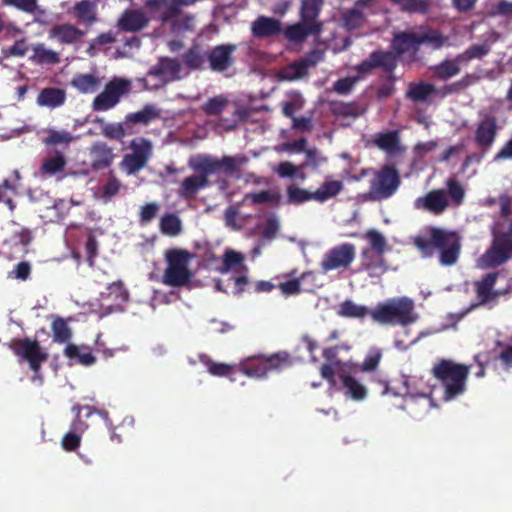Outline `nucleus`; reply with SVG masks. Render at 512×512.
I'll list each match as a JSON object with an SVG mask.
<instances>
[{"label":"nucleus","instance_id":"69168bd1","mask_svg":"<svg viewBox=\"0 0 512 512\" xmlns=\"http://www.w3.org/2000/svg\"><path fill=\"white\" fill-rule=\"evenodd\" d=\"M159 204L156 202H151L144 205L139 213V221L141 224H147L151 222L157 215L159 211Z\"/></svg>","mask_w":512,"mask_h":512},{"label":"nucleus","instance_id":"49530a36","mask_svg":"<svg viewBox=\"0 0 512 512\" xmlns=\"http://www.w3.org/2000/svg\"><path fill=\"white\" fill-rule=\"evenodd\" d=\"M400 6L402 11L408 13L426 14L431 7L430 0H391Z\"/></svg>","mask_w":512,"mask_h":512},{"label":"nucleus","instance_id":"412c9836","mask_svg":"<svg viewBox=\"0 0 512 512\" xmlns=\"http://www.w3.org/2000/svg\"><path fill=\"white\" fill-rule=\"evenodd\" d=\"M417 34L420 46L425 44L432 50H440L444 46L449 45V37L438 29L429 26H420L417 28Z\"/></svg>","mask_w":512,"mask_h":512},{"label":"nucleus","instance_id":"37998d69","mask_svg":"<svg viewBox=\"0 0 512 512\" xmlns=\"http://www.w3.org/2000/svg\"><path fill=\"white\" fill-rule=\"evenodd\" d=\"M435 92L432 84L420 82L410 85L407 91V97L414 102H425L431 94Z\"/></svg>","mask_w":512,"mask_h":512},{"label":"nucleus","instance_id":"39448f33","mask_svg":"<svg viewBox=\"0 0 512 512\" xmlns=\"http://www.w3.org/2000/svg\"><path fill=\"white\" fill-rule=\"evenodd\" d=\"M371 176L365 200L381 202L395 195L401 185V177L394 165L385 164L379 169L366 168L360 171V177Z\"/></svg>","mask_w":512,"mask_h":512},{"label":"nucleus","instance_id":"b1692460","mask_svg":"<svg viewBox=\"0 0 512 512\" xmlns=\"http://www.w3.org/2000/svg\"><path fill=\"white\" fill-rule=\"evenodd\" d=\"M66 98L67 94L64 89L58 87H45L39 92L36 103L40 107L54 109L64 105Z\"/></svg>","mask_w":512,"mask_h":512},{"label":"nucleus","instance_id":"774afa93","mask_svg":"<svg viewBox=\"0 0 512 512\" xmlns=\"http://www.w3.org/2000/svg\"><path fill=\"white\" fill-rule=\"evenodd\" d=\"M81 443V436L74 432L66 433L61 440L62 448L67 452L75 451Z\"/></svg>","mask_w":512,"mask_h":512},{"label":"nucleus","instance_id":"7ed1b4c3","mask_svg":"<svg viewBox=\"0 0 512 512\" xmlns=\"http://www.w3.org/2000/svg\"><path fill=\"white\" fill-rule=\"evenodd\" d=\"M394 52L376 50L369 57L359 63L355 69L358 73L366 75L376 68L392 73L397 66V57L408 52L416 54L420 50L417 29L395 33L391 42Z\"/></svg>","mask_w":512,"mask_h":512},{"label":"nucleus","instance_id":"9d476101","mask_svg":"<svg viewBox=\"0 0 512 512\" xmlns=\"http://www.w3.org/2000/svg\"><path fill=\"white\" fill-rule=\"evenodd\" d=\"M9 348L16 356L27 361L29 368L33 371L32 381L42 383L41 366L49 356L47 352L43 351L39 341L29 337L15 338L10 342Z\"/></svg>","mask_w":512,"mask_h":512},{"label":"nucleus","instance_id":"2eb2a0df","mask_svg":"<svg viewBox=\"0 0 512 512\" xmlns=\"http://www.w3.org/2000/svg\"><path fill=\"white\" fill-rule=\"evenodd\" d=\"M236 49L237 46L231 43L220 44L213 47L207 54L210 69L215 72L228 70L235 62L233 54Z\"/></svg>","mask_w":512,"mask_h":512},{"label":"nucleus","instance_id":"20e7f679","mask_svg":"<svg viewBox=\"0 0 512 512\" xmlns=\"http://www.w3.org/2000/svg\"><path fill=\"white\" fill-rule=\"evenodd\" d=\"M364 238L369 246L361 249L359 270L364 271L370 278L380 279L389 270L385 253L390 250L385 236L376 229L365 232Z\"/></svg>","mask_w":512,"mask_h":512},{"label":"nucleus","instance_id":"bf43d9fd","mask_svg":"<svg viewBox=\"0 0 512 512\" xmlns=\"http://www.w3.org/2000/svg\"><path fill=\"white\" fill-rule=\"evenodd\" d=\"M306 161L301 164V168L312 167L318 169L327 162V157L323 156L316 147L308 148L305 151Z\"/></svg>","mask_w":512,"mask_h":512},{"label":"nucleus","instance_id":"4468645a","mask_svg":"<svg viewBox=\"0 0 512 512\" xmlns=\"http://www.w3.org/2000/svg\"><path fill=\"white\" fill-rule=\"evenodd\" d=\"M499 126L497 118L490 114H484L478 121L474 133L476 145L487 152L494 144L498 135Z\"/></svg>","mask_w":512,"mask_h":512},{"label":"nucleus","instance_id":"f03ea898","mask_svg":"<svg viewBox=\"0 0 512 512\" xmlns=\"http://www.w3.org/2000/svg\"><path fill=\"white\" fill-rule=\"evenodd\" d=\"M414 246L424 258L438 257L440 265L451 267L455 265L461 253V237L456 231L440 227H430L428 236H416Z\"/></svg>","mask_w":512,"mask_h":512},{"label":"nucleus","instance_id":"7c9ffc66","mask_svg":"<svg viewBox=\"0 0 512 512\" xmlns=\"http://www.w3.org/2000/svg\"><path fill=\"white\" fill-rule=\"evenodd\" d=\"M374 144L381 150L388 153H395L399 150L400 135L398 130H391L378 133L374 137Z\"/></svg>","mask_w":512,"mask_h":512},{"label":"nucleus","instance_id":"a19ab883","mask_svg":"<svg viewBox=\"0 0 512 512\" xmlns=\"http://www.w3.org/2000/svg\"><path fill=\"white\" fill-rule=\"evenodd\" d=\"M131 154L148 162L153 154V145L144 137L134 138L130 142Z\"/></svg>","mask_w":512,"mask_h":512},{"label":"nucleus","instance_id":"6ab92c4d","mask_svg":"<svg viewBox=\"0 0 512 512\" xmlns=\"http://www.w3.org/2000/svg\"><path fill=\"white\" fill-rule=\"evenodd\" d=\"M318 59V53L314 52L307 58L292 62L282 69L280 73L281 79L293 81L307 76L309 68L314 66Z\"/></svg>","mask_w":512,"mask_h":512},{"label":"nucleus","instance_id":"393cba45","mask_svg":"<svg viewBox=\"0 0 512 512\" xmlns=\"http://www.w3.org/2000/svg\"><path fill=\"white\" fill-rule=\"evenodd\" d=\"M72 411L76 413V417L71 424V430L74 433H77L81 436V434L88 429V424L85 423L80 416L82 411H86L85 417L89 418L91 415L97 413L100 415L105 421H110L109 413L106 410H99L94 406L88 405H79L76 404L72 407Z\"/></svg>","mask_w":512,"mask_h":512},{"label":"nucleus","instance_id":"f257e3e1","mask_svg":"<svg viewBox=\"0 0 512 512\" xmlns=\"http://www.w3.org/2000/svg\"><path fill=\"white\" fill-rule=\"evenodd\" d=\"M249 162L246 155L223 156L221 159L208 154H199L189 160V167L196 174L186 177L178 189L180 197L186 200L193 199L199 190L209 186V176L223 172L233 175Z\"/></svg>","mask_w":512,"mask_h":512},{"label":"nucleus","instance_id":"2f4dec72","mask_svg":"<svg viewBox=\"0 0 512 512\" xmlns=\"http://www.w3.org/2000/svg\"><path fill=\"white\" fill-rule=\"evenodd\" d=\"M100 84V78L94 74H76L71 81V85L83 94L96 92Z\"/></svg>","mask_w":512,"mask_h":512},{"label":"nucleus","instance_id":"052dcab7","mask_svg":"<svg viewBox=\"0 0 512 512\" xmlns=\"http://www.w3.org/2000/svg\"><path fill=\"white\" fill-rule=\"evenodd\" d=\"M382 358V352L379 349H372L364 358V361L360 365V371L372 372L377 369Z\"/></svg>","mask_w":512,"mask_h":512},{"label":"nucleus","instance_id":"ea45409f","mask_svg":"<svg viewBox=\"0 0 512 512\" xmlns=\"http://www.w3.org/2000/svg\"><path fill=\"white\" fill-rule=\"evenodd\" d=\"M95 123L100 126L101 134L107 139L122 141L126 135L122 123H106L103 118H97Z\"/></svg>","mask_w":512,"mask_h":512},{"label":"nucleus","instance_id":"6e6d98bb","mask_svg":"<svg viewBox=\"0 0 512 512\" xmlns=\"http://www.w3.org/2000/svg\"><path fill=\"white\" fill-rule=\"evenodd\" d=\"M368 314L365 306L357 305L351 300H346L340 304L339 315L349 318H362Z\"/></svg>","mask_w":512,"mask_h":512},{"label":"nucleus","instance_id":"c756f323","mask_svg":"<svg viewBox=\"0 0 512 512\" xmlns=\"http://www.w3.org/2000/svg\"><path fill=\"white\" fill-rule=\"evenodd\" d=\"M64 355L70 360L77 359V362L84 366H91L96 362V357L87 346L79 347L75 344L68 343L64 349Z\"/></svg>","mask_w":512,"mask_h":512},{"label":"nucleus","instance_id":"a211bd4d","mask_svg":"<svg viewBox=\"0 0 512 512\" xmlns=\"http://www.w3.org/2000/svg\"><path fill=\"white\" fill-rule=\"evenodd\" d=\"M91 168L99 171L110 167L114 161L113 149L105 142L97 141L90 147Z\"/></svg>","mask_w":512,"mask_h":512},{"label":"nucleus","instance_id":"423d86ee","mask_svg":"<svg viewBox=\"0 0 512 512\" xmlns=\"http://www.w3.org/2000/svg\"><path fill=\"white\" fill-rule=\"evenodd\" d=\"M470 367L450 359H441L432 368V374L444 388V399L453 400L466 391Z\"/></svg>","mask_w":512,"mask_h":512},{"label":"nucleus","instance_id":"5fc2aeb1","mask_svg":"<svg viewBox=\"0 0 512 512\" xmlns=\"http://www.w3.org/2000/svg\"><path fill=\"white\" fill-rule=\"evenodd\" d=\"M165 24H170L174 32L193 31L195 27V18L192 15H181V12L172 20Z\"/></svg>","mask_w":512,"mask_h":512},{"label":"nucleus","instance_id":"864d4df0","mask_svg":"<svg viewBox=\"0 0 512 512\" xmlns=\"http://www.w3.org/2000/svg\"><path fill=\"white\" fill-rule=\"evenodd\" d=\"M228 103V99L225 96H215L202 105V110L208 116H217L222 113Z\"/></svg>","mask_w":512,"mask_h":512},{"label":"nucleus","instance_id":"e433bc0d","mask_svg":"<svg viewBox=\"0 0 512 512\" xmlns=\"http://www.w3.org/2000/svg\"><path fill=\"white\" fill-rule=\"evenodd\" d=\"M206 60L207 55L197 45L192 46L182 54V61L190 70L202 69Z\"/></svg>","mask_w":512,"mask_h":512},{"label":"nucleus","instance_id":"c85d7f7f","mask_svg":"<svg viewBox=\"0 0 512 512\" xmlns=\"http://www.w3.org/2000/svg\"><path fill=\"white\" fill-rule=\"evenodd\" d=\"M72 14L79 23L91 26L97 21L96 4L91 0L76 2Z\"/></svg>","mask_w":512,"mask_h":512},{"label":"nucleus","instance_id":"1a4fd4ad","mask_svg":"<svg viewBox=\"0 0 512 512\" xmlns=\"http://www.w3.org/2000/svg\"><path fill=\"white\" fill-rule=\"evenodd\" d=\"M512 259V219L506 230H493L488 249L480 261L484 268H497Z\"/></svg>","mask_w":512,"mask_h":512},{"label":"nucleus","instance_id":"0eeeda50","mask_svg":"<svg viewBox=\"0 0 512 512\" xmlns=\"http://www.w3.org/2000/svg\"><path fill=\"white\" fill-rule=\"evenodd\" d=\"M372 319L380 324L407 326L417 321L414 302L408 297L391 298L370 312Z\"/></svg>","mask_w":512,"mask_h":512},{"label":"nucleus","instance_id":"4c0bfd02","mask_svg":"<svg viewBox=\"0 0 512 512\" xmlns=\"http://www.w3.org/2000/svg\"><path fill=\"white\" fill-rule=\"evenodd\" d=\"M446 193L450 202V206L458 207L463 204L465 199V189L463 185L455 177L446 180Z\"/></svg>","mask_w":512,"mask_h":512},{"label":"nucleus","instance_id":"aec40b11","mask_svg":"<svg viewBox=\"0 0 512 512\" xmlns=\"http://www.w3.org/2000/svg\"><path fill=\"white\" fill-rule=\"evenodd\" d=\"M149 20L140 9L125 10L117 22V26L124 32H138L147 27Z\"/></svg>","mask_w":512,"mask_h":512},{"label":"nucleus","instance_id":"bb28decb","mask_svg":"<svg viewBox=\"0 0 512 512\" xmlns=\"http://www.w3.org/2000/svg\"><path fill=\"white\" fill-rule=\"evenodd\" d=\"M161 117V110L154 104H146L140 111L128 113L124 118V124L148 125Z\"/></svg>","mask_w":512,"mask_h":512},{"label":"nucleus","instance_id":"3c124183","mask_svg":"<svg viewBox=\"0 0 512 512\" xmlns=\"http://www.w3.org/2000/svg\"><path fill=\"white\" fill-rule=\"evenodd\" d=\"M331 113L337 117H353L361 115L359 107L355 103L332 102L330 104Z\"/></svg>","mask_w":512,"mask_h":512},{"label":"nucleus","instance_id":"9b49d317","mask_svg":"<svg viewBox=\"0 0 512 512\" xmlns=\"http://www.w3.org/2000/svg\"><path fill=\"white\" fill-rule=\"evenodd\" d=\"M131 89V81L125 78H113L104 87L92 102V110L96 112L108 111L114 108L127 95Z\"/></svg>","mask_w":512,"mask_h":512},{"label":"nucleus","instance_id":"f704fd0d","mask_svg":"<svg viewBox=\"0 0 512 512\" xmlns=\"http://www.w3.org/2000/svg\"><path fill=\"white\" fill-rule=\"evenodd\" d=\"M460 65L463 62L457 61V56L454 59H446L433 68L435 77L440 80H448L460 73Z\"/></svg>","mask_w":512,"mask_h":512},{"label":"nucleus","instance_id":"c9c22d12","mask_svg":"<svg viewBox=\"0 0 512 512\" xmlns=\"http://www.w3.org/2000/svg\"><path fill=\"white\" fill-rule=\"evenodd\" d=\"M498 275V272L488 273L482 278L480 282L476 284L477 296L481 303H487L492 298V296H496V293H493L492 290Z\"/></svg>","mask_w":512,"mask_h":512},{"label":"nucleus","instance_id":"338daca9","mask_svg":"<svg viewBox=\"0 0 512 512\" xmlns=\"http://www.w3.org/2000/svg\"><path fill=\"white\" fill-rule=\"evenodd\" d=\"M121 186V182L115 176H110L102 186V196L106 199H111L119 193Z\"/></svg>","mask_w":512,"mask_h":512},{"label":"nucleus","instance_id":"e2e57ef3","mask_svg":"<svg viewBox=\"0 0 512 512\" xmlns=\"http://www.w3.org/2000/svg\"><path fill=\"white\" fill-rule=\"evenodd\" d=\"M276 171L278 175L282 178L298 177L302 180L306 178V175L304 173L297 174V167L289 161L279 163Z\"/></svg>","mask_w":512,"mask_h":512},{"label":"nucleus","instance_id":"f3484780","mask_svg":"<svg viewBox=\"0 0 512 512\" xmlns=\"http://www.w3.org/2000/svg\"><path fill=\"white\" fill-rule=\"evenodd\" d=\"M374 3L375 0H357L352 8L343 13V26L349 31L362 27Z\"/></svg>","mask_w":512,"mask_h":512},{"label":"nucleus","instance_id":"603ef678","mask_svg":"<svg viewBox=\"0 0 512 512\" xmlns=\"http://www.w3.org/2000/svg\"><path fill=\"white\" fill-rule=\"evenodd\" d=\"M287 199L291 204H301L310 200H314L313 192L300 188L295 184L287 187Z\"/></svg>","mask_w":512,"mask_h":512},{"label":"nucleus","instance_id":"72a5a7b5","mask_svg":"<svg viewBox=\"0 0 512 512\" xmlns=\"http://www.w3.org/2000/svg\"><path fill=\"white\" fill-rule=\"evenodd\" d=\"M33 55L30 59L40 65H53L60 62L59 53L47 49L43 43H37L32 46Z\"/></svg>","mask_w":512,"mask_h":512},{"label":"nucleus","instance_id":"cd10ccee","mask_svg":"<svg viewBox=\"0 0 512 512\" xmlns=\"http://www.w3.org/2000/svg\"><path fill=\"white\" fill-rule=\"evenodd\" d=\"M84 32L72 24H60L50 30V36L63 44H74L81 40Z\"/></svg>","mask_w":512,"mask_h":512},{"label":"nucleus","instance_id":"a18cd8bd","mask_svg":"<svg viewBox=\"0 0 512 512\" xmlns=\"http://www.w3.org/2000/svg\"><path fill=\"white\" fill-rule=\"evenodd\" d=\"M51 329L53 333L54 342L68 343L72 338L71 328L68 326L67 322L61 317H57L53 320Z\"/></svg>","mask_w":512,"mask_h":512},{"label":"nucleus","instance_id":"8fccbe9b","mask_svg":"<svg viewBox=\"0 0 512 512\" xmlns=\"http://www.w3.org/2000/svg\"><path fill=\"white\" fill-rule=\"evenodd\" d=\"M147 163L148 162L141 158L134 156L131 153H127L123 156L119 166L127 175H134L142 170Z\"/></svg>","mask_w":512,"mask_h":512},{"label":"nucleus","instance_id":"79ce46f5","mask_svg":"<svg viewBox=\"0 0 512 512\" xmlns=\"http://www.w3.org/2000/svg\"><path fill=\"white\" fill-rule=\"evenodd\" d=\"M266 366V371L280 370L292 365V358L286 351H279L266 358L262 357Z\"/></svg>","mask_w":512,"mask_h":512},{"label":"nucleus","instance_id":"f8f14e48","mask_svg":"<svg viewBox=\"0 0 512 512\" xmlns=\"http://www.w3.org/2000/svg\"><path fill=\"white\" fill-rule=\"evenodd\" d=\"M355 257V245L345 242L327 250L320 262V268L323 273L340 269L346 270L353 263Z\"/></svg>","mask_w":512,"mask_h":512},{"label":"nucleus","instance_id":"09e8293b","mask_svg":"<svg viewBox=\"0 0 512 512\" xmlns=\"http://www.w3.org/2000/svg\"><path fill=\"white\" fill-rule=\"evenodd\" d=\"M240 370L249 377L262 378L267 375L263 358L249 359L241 364Z\"/></svg>","mask_w":512,"mask_h":512},{"label":"nucleus","instance_id":"6e6552de","mask_svg":"<svg viewBox=\"0 0 512 512\" xmlns=\"http://www.w3.org/2000/svg\"><path fill=\"white\" fill-rule=\"evenodd\" d=\"M166 269L162 275V283L170 287H183L189 284L194 273L189 269L195 254L181 248H171L165 252Z\"/></svg>","mask_w":512,"mask_h":512},{"label":"nucleus","instance_id":"13d9d810","mask_svg":"<svg viewBox=\"0 0 512 512\" xmlns=\"http://www.w3.org/2000/svg\"><path fill=\"white\" fill-rule=\"evenodd\" d=\"M66 160L61 153H57L54 157L48 158L42 165V172L49 175L60 173L64 170Z\"/></svg>","mask_w":512,"mask_h":512},{"label":"nucleus","instance_id":"473e14b6","mask_svg":"<svg viewBox=\"0 0 512 512\" xmlns=\"http://www.w3.org/2000/svg\"><path fill=\"white\" fill-rule=\"evenodd\" d=\"M323 5L324 0H302L300 9L302 22L322 24L318 21V17Z\"/></svg>","mask_w":512,"mask_h":512},{"label":"nucleus","instance_id":"4be33fe9","mask_svg":"<svg viewBox=\"0 0 512 512\" xmlns=\"http://www.w3.org/2000/svg\"><path fill=\"white\" fill-rule=\"evenodd\" d=\"M252 34L255 38L264 39L277 36L281 33V22L275 18L259 16L252 23Z\"/></svg>","mask_w":512,"mask_h":512},{"label":"nucleus","instance_id":"a878e982","mask_svg":"<svg viewBox=\"0 0 512 512\" xmlns=\"http://www.w3.org/2000/svg\"><path fill=\"white\" fill-rule=\"evenodd\" d=\"M322 30V24L301 23L288 26L284 34L289 41L301 42L309 35H318Z\"/></svg>","mask_w":512,"mask_h":512},{"label":"nucleus","instance_id":"5701e85b","mask_svg":"<svg viewBox=\"0 0 512 512\" xmlns=\"http://www.w3.org/2000/svg\"><path fill=\"white\" fill-rule=\"evenodd\" d=\"M343 388L345 389V395L355 401H362L367 396L366 387L358 381L351 373L342 369L338 372Z\"/></svg>","mask_w":512,"mask_h":512},{"label":"nucleus","instance_id":"dca6fc26","mask_svg":"<svg viewBox=\"0 0 512 512\" xmlns=\"http://www.w3.org/2000/svg\"><path fill=\"white\" fill-rule=\"evenodd\" d=\"M182 70L181 63L176 58L160 57L155 65L147 72L148 76L158 78L163 84L179 80Z\"/></svg>","mask_w":512,"mask_h":512},{"label":"nucleus","instance_id":"0e129e2a","mask_svg":"<svg viewBox=\"0 0 512 512\" xmlns=\"http://www.w3.org/2000/svg\"><path fill=\"white\" fill-rule=\"evenodd\" d=\"M357 81L358 77L340 78L334 83L333 90L340 95H347L353 90Z\"/></svg>","mask_w":512,"mask_h":512},{"label":"nucleus","instance_id":"680f3d73","mask_svg":"<svg viewBox=\"0 0 512 512\" xmlns=\"http://www.w3.org/2000/svg\"><path fill=\"white\" fill-rule=\"evenodd\" d=\"M275 200V196L269 190L247 193L244 195L243 202L250 201L251 204L270 203Z\"/></svg>","mask_w":512,"mask_h":512},{"label":"nucleus","instance_id":"de8ad7c7","mask_svg":"<svg viewBox=\"0 0 512 512\" xmlns=\"http://www.w3.org/2000/svg\"><path fill=\"white\" fill-rule=\"evenodd\" d=\"M490 51L489 46L486 43L474 44L466 49L463 53L457 55V61L463 62V65H467L473 59H480L486 56Z\"/></svg>","mask_w":512,"mask_h":512},{"label":"nucleus","instance_id":"c03bdc74","mask_svg":"<svg viewBox=\"0 0 512 512\" xmlns=\"http://www.w3.org/2000/svg\"><path fill=\"white\" fill-rule=\"evenodd\" d=\"M159 226L164 235L171 237L177 236L182 230L180 218L173 213L163 215Z\"/></svg>","mask_w":512,"mask_h":512},{"label":"nucleus","instance_id":"ddd939ff","mask_svg":"<svg viewBox=\"0 0 512 512\" xmlns=\"http://www.w3.org/2000/svg\"><path fill=\"white\" fill-rule=\"evenodd\" d=\"M448 207H450V202L444 189H432L414 201V208L416 210L428 212L436 216L442 215Z\"/></svg>","mask_w":512,"mask_h":512},{"label":"nucleus","instance_id":"58836bf2","mask_svg":"<svg viewBox=\"0 0 512 512\" xmlns=\"http://www.w3.org/2000/svg\"><path fill=\"white\" fill-rule=\"evenodd\" d=\"M342 189V181H325L315 192H313L314 200L321 203L325 202L328 199L339 194L342 191Z\"/></svg>","mask_w":512,"mask_h":512},{"label":"nucleus","instance_id":"4d7b16f0","mask_svg":"<svg viewBox=\"0 0 512 512\" xmlns=\"http://www.w3.org/2000/svg\"><path fill=\"white\" fill-rule=\"evenodd\" d=\"M311 272H303L298 278H294L285 282H281L278 285V288L280 289L281 293L285 296H292L299 294L301 289V283L302 281L308 277L311 276Z\"/></svg>","mask_w":512,"mask_h":512}]
</instances>
